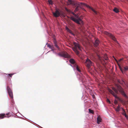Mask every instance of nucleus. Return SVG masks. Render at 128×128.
<instances>
[{"mask_svg": "<svg viewBox=\"0 0 128 128\" xmlns=\"http://www.w3.org/2000/svg\"><path fill=\"white\" fill-rule=\"evenodd\" d=\"M68 5L71 4L75 7H76L75 10H74V12H76L79 10V8H80L82 9L85 10L84 8H82V6H86L88 8L90 9L95 14H97L98 12L92 8L90 6L85 4L82 3H79L78 2H75L72 1V0H68Z\"/></svg>", "mask_w": 128, "mask_h": 128, "instance_id": "1", "label": "nucleus"}, {"mask_svg": "<svg viewBox=\"0 0 128 128\" xmlns=\"http://www.w3.org/2000/svg\"><path fill=\"white\" fill-rule=\"evenodd\" d=\"M117 87L118 90L116 89L115 88L113 87L112 88V90L114 91L115 92V94L114 92L111 90L109 89L108 91L109 92L115 97L117 99H119V98L117 96L116 94H118V90L120 92L122 95L126 98H128V96L126 95V94L124 93V90L123 88L121 87L119 85H117Z\"/></svg>", "mask_w": 128, "mask_h": 128, "instance_id": "2", "label": "nucleus"}, {"mask_svg": "<svg viewBox=\"0 0 128 128\" xmlns=\"http://www.w3.org/2000/svg\"><path fill=\"white\" fill-rule=\"evenodd\" d=\"M74 16L76 18H77V19L75 18L73 16L71 17L70 18L74 22L78 24H81L83 22L82 20V16H81L79 17L76 14Z\"/></svg>", "mask_w": 128, "mask_h": 128, "instance_id": "3", "label": "nucleus"}, {"mask_svg": "<svg viewBox=\"0 0 128 128\" xmlns=\"http://www.w3.org/2000/svg\"><path fill=\"white\" fill-rule=\"evenodd\" d=\"M74 46L73 47L72 49L75 52L76 54L78 55L79 54V52L78 50H81V47L78 43L74 42Z\"/></svg>", "mask_w": 128, "mask_h": 128, "instance_id": "4", "label": "nucleus"}, {"mask_svg": "<svg viewBox=\"0 0 128 128\" xmlns=\"http://www.w3.org/2000/svg\"><path fill=\"white\" fill-rule=\"evenodd\" d=\"M92 63L91 61L88 58H87L85 64L88 69H90V66L92 65Z\"/></svg>", "mask_w": 128, "mask_h": 128, "instance_id": "5", "label": "nucleus"}, {"mask_svg": "<svg viewBox=\"0 0 128 128\" xmlns=\"http://www.w3.org/2000/svg\"><path fill=\"white\" fill-rule=\"evenodd\" d=\"M7 90L10 97L12 99L13 98V93L10 88L8 86L7 87Z\"/></svg>", "mask_w": 128, "mask_h": 128, "instance_id": "6", "label": "nucleus"}, {"mask_svg": "<svg viewBox=\"0 0 128 128\" xmlns=\"http://www.w3.org/2000/svg\"><path fill=\"white\" fill-rule=\"evenodd\" d=\"M105 34L109 36L115 42H118L116 40L115 37L112 34L107 32H105Z\"/></svg>", "mask_w": 128, "mask_h": 128, "instance_id": "7", "label": "nucleus"}, {"mask_svg": "<svg viewBox=\"0 0 128 128\" xmlns=\"http://www.w3.org/2000/svg\"><path fill=\"white\" fill-rule=\"evenodd\" d=\"M58 54L60 56L65 58H68L70 56L66 52L63 53L62 54Z\"/></svg>", "mask_w": 128, "mask_h": 128, "instance_id": "8", "label": "nucleus"}, {"mask_svg": "<svg viewBox=\"0 0 128 128\" xmlns=\"http://www.w3.org/2000/svg\"><path fill=\"white\" fill-rule=\"evenodd\" d=\"M53 14L55 17H57L60 16V13L58 10H56L55 12L53 13Z\"/></svg>", "mask_w": 128, "mask_h": 128, "instance_id": "9", "label": "nucleus"}, {"mask_svg": "<svg viewBox=\"0 0 128 128\" xmlns=\"http://www.w3.org/2000/svg\"><path fill=\"white\" fill-rule=\"evenodd\" d=\"M119 66L120 70H121V71L122 72H123L124 70H125L126 71L128 70V66H126L125 67H124V69L122 68L121 66H120L119 65Z\"/></svg>", "mask_w": 128, "mask_h": 128, "instance_id": "10", "label": "nucleus"}, {"mask_svg": "<svg viewBox=\"0 0 128 128\" xmlns=\"http://www.w3.org/2000/svg\"><path fill=\"white\" fill-rule=\"evenodd\" d=\"M69 61L72 64H73L74 65L73 67L75 66L76 65V63L75 61L72 58Z\"/></svg>", "mask_w": 128, "mask_h": 128, "instance_id": "11", "label": "nucleus"}, {"mask_svg": "<svg viewBox=\"0 0 128 128\" xmlns=\"http://www.w3.org/2000/svg\"><path fill=\"white\" fill-rule=\"evenodd\" d=\"M100 43V41L98 39H96L95 42L94 43V45L95 46H97Z\"/></svg>", "mask_w": 128, "mask_h": 128, "instance_id": "12", "label": "nucleus"}, {"mask_svg": "<svg viewBox=\"0 0 128 128\" xmlns=\"http://www.w3.org/2000/svg\"><path fill=\"white\" fill-rule=\"evenodd\" d=\"M97 123L98 124H99L100 122L102 121V119L100 116H98L97 118Z\"/></svg>", "mask_w": 128, "mask_h": 128, "instance_id": "13", "label": "nucleus"}, {"mask_svg": "<svg viewBox=\"0 0 128 128\" xmlns=\"http://www.w3.org/2000/svg\"><path fill=\"white\" fill-rule=\"evenodd\" d=\"M118 82L119 83L122 85H123L124 84H125V82L123 80H118Z\"/></svg>", "mask_w": 128, "mask_h": 128, "instance_id": "14", "label": "nucleus"}, {"mask_svg": "<svg viewBox=\"0 0 128 128\" xmlns=\"http://www.w3.org/2000/svg\"><path fill=\"white\" fill-rule=\"evenodd\" d=\"M66 29L68 32L71 34L72 35L74 36V34L72 32V31L67 27H66Z\"/></svg>", "mask_w": 128, "mask_h": 128, "instance_id": "15", "label": "nucleus"}, {"mask_svg": "<svg viewBox=\"0 0 128 128\" xmlns=\"http://www.w3.org/2000/svg\"><path fill=\"white\" fill-rule=\"evenodd\" d=\"M66 10L68 12L70 13H71L74 16H75V15L76 14L74 13L71 12L70 10L66 8Z\"/></svg>", "mask_w": 128, "mask_h": 128, "instance_id": "16", "label": "nucleus"}, {"mask_svg": "<svg viewBox=\"0 0 128 128\" xmlns=\"http://www.w3.org/2000/svg\"><path fill=\"white\" fill-rule=\"evenodd\" d=\"M5 117H6L5 116V114H0V118L2 119Z\"/></svg>", "mask_w": 128, "mask_h": 128, "instance_id": "17", "label": "nucleus"}, {"mask_svg": "<svg viewBox=\"0 0 128 128\" xmlns=\"http://www.w3.org/2000/svg\"><path fill=\"white\" fill-rule=\"evenodd\" d=\"M120 109V106L118 105L117 108L115 109L116 110L117 112L119 111Z\"/></svg>", "mask_w": 128, "mask_h": 128, "instance_id": "18", "label": "nucleus"}, {"mask_svg": "<svg viewBox=\"0 0 128 128\" xmlns=\"http://www.w3.org/2000/svg\"><path fill=\"white\" fill-rule=\"evenodd\" d=\"M113 11L116 13H117L119 12V10L116 8H114L113 9Z\"/></svg>", "mask_w": 128, "mask_h": 128, "instance_id": "19", "label": "nucleus"}, {"mask_svg": "<svg viewBox=\"0 0 128 128\" xmlns=\"http://www.w3.org/2000/svg\"><path fill=\"white\" fill-rule=\"evenodd\" d=\"M74 67H76L77 70L79 72H81L80 70V69L78 67V66L77 65H76Z\"/></svg>", "mask_w": 128, "mask_h": 128, "instance_id": "20", "label": "nucleus"}, {"mask_svg": "<svg viewBox=\"0 0 128 128\" xmlns=\"http://www.w3.org/2000/svg\"><path fill=\"white\" fill-rule=\"evenodd\" d=\"M54 44L55 46L57 48H59L57 44L56 41V40H54Z\"/></svg>", "mask_w": 128, "mask_h": 128, "instance_id": "21", "label": "nucleus"}, {"mask_svg": "<svg viewBox=\"0 0 128 128\" xmlns=\"http://www.w3.org/2000/svg\"><path fill=\"white\" fill-rule=\"evenodd\" d=\"M88 110L90 113H92V114H94V112L93 110L90 109H88Z\"/></svg>", "mask_w": 128, "mask_h": 128, "instance_id": "22", "label": "nucleus"}, {"mask_svg": "<svg viewBox=\"0 0 128 128\" xmlns=\"http://www.w3.org/2000/svg\"><path fill=\"white\" fill-rule=\"evenodd\" d=\"M104 58L105 60H107L108 59V58L107 57V55L106 54H105L104 55Z\"/></svg>", "mask_w": 128, "mask_h": 128, "instance_id": "23", "label": "nucleus"}, {"mask_svg": "<svg viewBox=\"0 0 128 128\" xmlns=\"http://www.w3.org/2000/svg\"><path fill=\"white\" fill-rule=\"evenodd\" d=\"M123 114L126 117L127 119L128 120V116L126 115L125 112H123Z\"/></svg>", "mask_w": 128, "mask_h": 128, "instance_id": "24", "label": "nucleus"}, {"mask_svg": "<svg viewBox=\"0 0 128 128\" xmlns=\"http://www.w3.org/2000/svg\"><path fill=\"white\" fill-rule=\"evenodd\" d=\"M48 2L50 4L52 5L53 4L52 1V0H48Z\"/></svg>", "mask_w": 128, "mask_h": 128, "instance_id": "25", "label": "nucleus"}, {"mask_svg": "<svg viewBox=\"0 0 128 128\" xmlns=\"http://www.w3.org/2000/svg\"><path fill=\"white\" fill-rule=\"evenodd\" d=\"M13 74H8V76H10V77H12V75Z\"/></svg>", "mask_w": 128, "mask_h": 128, "instance_id": "26", "label": "nucleus"}, {"mask_svg": "<svg viewBox=\"0 0 128 128\" xmlns=\"http://www.w3.org/2000/svg\"><path fill=\"white\" fill-rule=\"evenodd\" d=\"M97 54V56H98V58H99V59H100V60H101V58L100 56L98 54Z\"/></svg>", "mask_w": 128, "mask_h": 128, "instance_id": "27", "label": "nucleus"}, {"mask_svg": "<svg viewBox=\"0 0 128 128\" xmlns=\"http://www.w3.org/2000/svg\"><path fill=\"white\" fill-rule=\"evenodd\" d=\"M107 102H108L109 103H110V100H108V99H107Z\"/></svg>", "mask_w": 128, "mask_h": 128, "instance_id": "28", "label": "nucleus"}, {"mask_svg": "<svg viewBox=\"0 0 128 128\" xmlns=\"http://www.w3.org/2000/svg\"><path fill=\"white\" fill-rule=\"evenodd\" d=\"M118 103V101L116 100H115L114 102V104H116Z\"/></svg>", "mask_w": 128, "mask_h": 128, "instance_id": "29", "label": "nucleus"}, {"mask_svg": "<svg viewBox=\"0 0 128 128\" xmlns=\"http://www.w3.org/2000/svg\"><path fill=\"white\" fill-rule=\"evenodd\" d=\"M47 46L48 47L50 48V47H51L50 45L49 44H48L47 45Z\"/></svg>", "mask_w": 128, "mask_h": 128, "instance_id": "30", "label": "nucleus"}, {"mask_svg": "<svg viewBox=\"0 0 128 128\" xmlns=\"http://www.w3.org/2000/svg\"><path fill=\"white\" fill-rule=\"evenodd\" d=\"M113 57H114V59L115 60H116V61L117 62V60H116V59L115 58L114 56H113Z\"/></svg>", "mask_w": 128, "mask_h": 128, "instance_id": "31", "label": "nucleus"}, {"mask_svg": "<svg viewBox=\"0 0 128 128\" xmlns=\"http://www.w3.org/2000/svg\"><path fill=\"white\" fill-rule=\"evenodd\" d=\"M122 60V59H120V61H121V60Z\"/></svg>", "mask_w": 128, "mask_h": 128, "instance_id": "32", "label": "nucleus"}, {"mask_svg": "<svg viewBox=\"0 0 128 128\" xmlns=\"http://www.w3.org/2000/svg\"><path fill=\"white\" fill-rule=\"evenodd\" d=\"M9 114V113H8V114H6V115H8Z\"/></svg>", "mask_w": 128, "mask_h": 128, "instance_id": "33", "label": "nucleus"}]
</instances>
